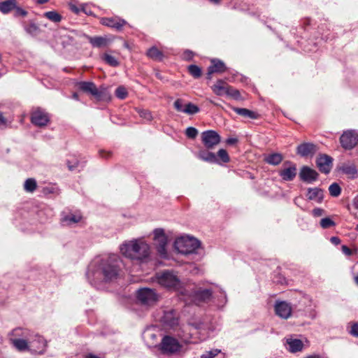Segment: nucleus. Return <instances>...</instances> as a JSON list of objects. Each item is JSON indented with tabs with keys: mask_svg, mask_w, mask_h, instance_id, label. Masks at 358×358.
Returning <instances> with one entry per match:
<instances>
[{
	"mask_svg": "<svg viewBox=\"0 0 358 358\" xmlns=\"http://www.w3.org/2000/svg\"><path fill=\"white\" fill-rule=\"evenodd\" d=\"M120 260L113 255L106 259H95L89 266L87 273L90 280H96L102 278L106 280L115 278L118 275Z\"/></svg>",
	"mask_w": 358,
	"mask_h": 358,
	"instance_id": "nucleus-1",
	"label": "nucleus"
},
{
	"mask_svg": "<svg viewBox=\"0 0 358 358\" xmlns=\"http://www.w3.org/2000/svg\"><path fill=\"white\" fill-rule=\"evenodd\" d=\"M120 250L124 257L139 261H147L152 252L150 245L143 238L125 241Z\"/></svg>",
	"mask_w": 358,
	"mask_h": 358,
	"instance_id": "nucleus-2",
	"label": "nucleus"
},
{
	"mask_svg": "<svg viewBox=\"0 0 358 358\" xmlns=\"http://www.w3.org/2000/svg\"><path fill=\"white\" fill-rule=\"evenodd\" d=\"M200 241L189 236H182L176 239L174 248L178 252L188 255L196 252L200 248Z\"/></svg>",
	"mask_w": 358,
	"mask_h": 358,
	"instance_id": "nucleus-3",
	"label": "nucleus"
},
{
	"mask_svg": "<svg viewBox=\"0 0 358 358\" xmlns=\"http://www.w3.org/2000/svg\"><path fill=\"white\" fill-rule=\"evenodd\" d=\"M157 282L168 289H178L182 287L180 278L172 271H165L157 273Z\"/></svg>",
	"mask_w": 358,
	"mask_h": 358,
	"instance_id": "nucleus-4",
	"label": "nucleus"
},
{
	"mask_svg": "<svg viewBox=\"0 0 358 358\" xmlns=\"http://www.w3.org/2000/svg\"><path fill=\"white\" fill-rule=\"evenodd\" d=\"M80 90L93 96L97 101H106L110 99L107 88L101 86L97 88L92 82H80L78 83Z\"/></svg>",
	"mask_w": 358,
	"mask_h": 358,
	"instance_id": "nucleus-5",
	"label": "nucleus"
},
{
	"mask_svg": "<svg viewBox=\"0 0 358 358\" xmlns=\"http://www.w3.org/2000/svg\"><path fill=\"white\" fill-rule=\"evenodd\" d=\"M152 234V240L157 252L161 257H165L167 254L168 237L164 230L157 228L153 230Z\"/></svg>",
	"mask_w": 358,
	"mask_h": 358,
	"instance_id": "nucleus-6",
	"label": "nucleus"
},
{
	"mask_svg": "<svg viewBox=\"0 0 358 358\" xmlns=\"http://www.w3.org/2000/svg\"><path fill=\"white\" fill-rule=\"evenodd\" d=\"M137 298L141 303L146 306H152L158 301L159 296L154 289L142 288L138 291Z\"/></svg>",
	"mask_w": 358,
	"mask_h": 358,
	"instance_id": "nucleus-7",
	"label": "nucleus"
},
{
	"mask_svg": "<svg viewBox=\"0 0 358 358\" xmlns=\"http://www.w3.org/2000/svg\"><path fill=\"white\" fill-rule=\"evenodd\" d=\"M181 348V345L177 339L166 336L161 342V350L164 354H173L178 352Z\"/></svg>",
	"mask_w": 358,
	"mask_h": 358,
	"instance_id": "nucleus-8",
	"label": "nucleus"
},
{
	"mask_svg": "<svg viewBox=\"0 0 358 358\" xmlns=\"http://www.w3.org/2000/svg\"><path fill=\"white\" fill-rule=\"evenodd\" d=\"M201 141L207 149H213L221 141V137L214 130H208L202 132Z\"/></svg>",
	"mask_w": 358,
	"mask_h": 358,
	"instance_id": "nucleus-9",
	"label": "nucleus"
},
{
	"mask_svg": "<svg viewBox=\"0 0 358 358\" xmlns=\"http://www.w3.org/2000/svg\"><path fill=\"white\" fill-rule=\"evenodd\" d=\"M340 141L345 149H352L358 142V131L350 130L344 132L340 138Z\"/></svg>",
	"mask_w": 358,
	"mask_h": 358,
	"instance_id": "nucleus-10",
	"label": "nucleus"
},
{
	"mask_svg": "<svg viewBox=\"0 0 358 358\" xmlns=\"http://www.w3.org/2000/svg\"><path fill=\"white\" fill-rule=\"evenodd\" d=\"M100 22L104 26L115 29L117 31L121 30L127 23L124 20L120 19L118 17H102L100 20Z\"/></svg>",
	"mask_w": 358,
	"mask_h": 358,
	"instance_id": "nucleus-11",
	"label": "nucleus"
},
{
	"mask_svg": "<svg viewBox=\"0 0 358 358\" xmlns=\"http://www.w3.org/2000/svg\"><path fill=\"white\" fill-rule=\"evenodd\" d=\"M275 311L278 316L283 319L289 318L292 315V308L289 303L285 301L276 302Z\"/></svg>",
	"mask_w": 358,
	"mask_h": 358,
	"instance_id": "nucleus-12",
	"label": "nucleus"
},
{
	"mask_svg": "<svg viewBox=\"0 0 358 358\" xmlns=\"http://www.w3.org/2000/svg\"><path fill=\"white\" fill-rule=\"evenodd\" d=\"M332 158L327 155H320L316 164L320 171L324 173H329L332 167Z\"/></svg>",
	"mask_w": 358,
	"mask_h": 358,
	"instance_id": "nucleus-13",
	"label": "nucleus"
},
{
	"mask_svg": "<svg viewBox=\"0 0 358 358\" xmlns=\"http://www.w3.org/2000/svg\"><path fill=\"white\" fill-rule=\"evenodd\" d=\"M299 177L301 180L308 183H312L317 179L318 173L315 170L305 166L301 169Z\"/></svg>",
	"mask_w": 358,
	"mask_h": 358,
	"instance_id": "nucleus-14",
	"label": "nucleus"
},
{
	"mask_svg": "<svg viewBox=\"0 0 358 358\" xmlns=\"http://www.w3.org/2000/svg\"><path fill=\"white\" fill-rule=\"evenodd\" d=\"M212 290L199 289L192 295V301L195 303L208 301L212 296Z\"/></svg>",
	"mask_w": 358,
	"mask_h": 358,
	"instance_id": "nucleus-15",
	"label": "nucleus"
},
{
	"mask_svg": "<svg viewBox=\"0 0 358 358\" xmlns=\"http://www.w3.org/2000/svg\"><path fill=\"white\" fill-rule=\"evenodd\" d=\"M211 65L208 69L207 78L211 79V76L213 73H222L227 67L224 63L218 59H212Z\"/></svg>",
	"mask_w": 358,
	"mask_h": 358,
	"instance_id": "nucleus-16",
	"label": "nucleus"
},
{
	"mask_svg": "<svg viewBox=\"0 0 358 358\" xmlns=\"http://www.w3.org/2000/svg\"><path fill=\"white\" fill-rule=\"evenodd\" d=\"M162 322L167 327L173 328L178 324V316L176 311L170 310L164 312Z\"/></svg>",
	"mask_w": 358,
	"mask_h": 358,
	"instance_id": "nucleus-17",
	"label": "nucleus"
},
{
	"mask_svg": "<svg viewBox=\"0 0 358 358\" xmlns=\"http://www.w3.org/2000/svg\"><path fill=\"white\" fill-rule=\"evenodd\" d=\"M338 169L347 175L349 178H355L357 174V170L355 164L352 162H346L341 164Z\"/></svg>",
	"mask_w": 358,
	"mask_h": 358,
	"instance_id": "nucleus-18",
	"label": "nucleus"
},
{
	"mask_svg": "<svg viewBox=\"0 0 358 358\" xmlns=\"http://www.w3.org/2000/svg\"><path fill=\"white\" fill-rule=\"evenodd\" d=\"M49 122L48 115L40 110H36L31 115V122L39 127L45 126Z\"/></svg>",
	"mask_w": 358,
	"mask_h": 358,
	"instance_id": "nucleus-19",
	"label": "nucleus"
},
{
	"mask_svg": "<svg viewBox=\"0 0 358 358\" xmlns=\"http://www.w3.org/2000/svg\"><path fill=\"white\" fill-rule=\"evenodd\" d=\"M88 40L90 44L94 48H106L113 41V39L108 36H88Z\"/></svg>",
	"mask_w": 358,
	"mask_h": 358,
	"instance_id": "nucleus-20",
	"label": "nucleus"
},
{
	"mask_svg": "<svg viewBox=\"0 0 358 358\" xmlns=\"http://www.w3.org/2000/svg\"><path fill=\"white\" fill-rule=\"evenodd\" d=\"M297 153L302 157L313 155L317 152V147L313 143H302L297 147Z\"/></svg>",
	"mask_w": 358,
	"mask_h": 358,
	"instance_id": "nucleus-21",
	"label": "nucleus"
},
{
	"mask_svg": "<svg viewBox=\"0 0 358 358\" xmlns=\"http://www.w3.org/2000/svg\"><path fill=\"white\" fill-rule=\"evenodd\" d=\"M296 175V166L293 164L291 166L285 168L280 171V176L284 180L291 181Z\"/></svg>",
	"mask_w": 358,
	"mask_h": 358,
	"instance_id": "nucleus-22",
	"label": "nucleus"
},
{
	"mask_svg": "<svg viewBox=\"0 0 358 358\" xmlns=\"http://www.w3.org/2000/svg\"><path fill=\"white\" fill-rule=\"evenodd\" d=\"M307 197L309 200L321 203L324 197L323 191L317 187L308 188Z\"/></svg>",
	"mask_w": 358,
	"mask_h": 358,
	"instance_id": "nucleus-23",
	"label": "nucleus"
},
{
	"mask_svg": "<svg viewBox=\"0 0 358 358\" xmlns=\"http://www.w3.org/2000/svg\"><path fill=\"white\" fill-rule=\"evenodd\" d=\"M228 85L222 80H218L215 85L211 87L213 92L217 96L226 94Z\"/></svg>",
	"mask_w": 358,
	"mask_h": 358,
	"instance_id": "nucleus-24",
	"label": "nucleus"
},
{
	"mask_svg": "<svg viewBox=\"0 0 358 358\" xmlns=\"http://www.w3.org/2000/svg\"><path fill=\"white\" fill-rule=\"evenodd\" d=\"M46 346V343L44 339L41 336L30 342V348L36 352H41L44 350Z\"/></svg>",
	"mask_w": 358,
	"mask_h": 358,
	"instance_id": "nucleus-25",
	"label": "nucleus"
},
{
	"mask_svg": "<svg viewBox=\"0 0 358 358\" xmlns=\"http://www.w3.org/2000/svg\"><path fill=\"white\" fill-rule=\"evenodd\" d=\"M81 219L82 216L80 214L69 213L62 219V223L65 226H71L79 222Z\"/></svg>",
	"mask_w": 358,
	"mask_h": 358,
	"instance_id": "nucleus-26",
	"label": "nucleus"
},
{
	"mask_svg": "<svg viewBox=\"0 0 358 358\" xmlns=\"http://www.w3.org/2000/svg\"><path fill=\"white\" fill-rule=\"evenodd\" d=\"M287 344L289 346L288 350L291 352H299L302 350L303 348V344L299 339L288 338L287 339Z\"/></svg>",
	"mask_w": 358,
	"mask_h": 358,
	"instance_id": "nucleus-27",
	"label": "nucleus"
},
{
	"mask_svg": "<svg viewBox=\"0 0 358 358\" xmlns=\"http://www.w3.org/2000/svg\"><path fill=\"white\" fill-rule=\"evenodd\" d=\"M198 157L205 162L215 163L217 162L215 155L208 150H200L198 152Z\"/></svg>",
	"mask_w": 358,
	"mask_h": 358,
	"instance_id": "nucleus-28",
	"label": "nucleus"
},
{
	"mask_svg": "<svg viewBox=\"0 0 358 358\" xmlns=\"http://www.w3.org/2000/svg\"><path fill=\"white\" fill-rule=\"evenodd\" d=\"M16 6V0H6L0 2V11L3 13H8Z\"/></svg>",
	"mask_w": 358,
	"mask_h": 358,
	"instance_id": "nucleus-29",
	"label": "nucleus"
},
{
	"mask_svg": "<svg viewBox=\"0 0 358 358\" xmlns=\"http://www.w3.org/2000/svg\"><path fill=\"white\" fill-rule=\"evenodd\" d=\"M233 110L237 114L243 117H249L250 119H257L258 117L257 113L250 110L247 108H233Z\"/></svg>",
	"mask_w": 358,
	"mask_h": 358,
	"instance_id": "nucleus-30",
	"label": "nucleus"
},
{
	"mask_svg": "<svg viewBox=\"0 0 358 358\" xmlns=\"http://www.w3.org/2000/svg\"><path fill=\"white\" fill-rule=\"evenodd\" d=\"M12 344L20 351L28 350L30 348L27 341L24 339H12Z\"/></svg>",
	"mask_w": 358,
	"mask_h": 358,
	"instance_id": "nucleus-31",
	"label": "nucleus"
},
{
	"mask_svg": "<svg viewBox=\"0 0 358 358\" xmlns=\"http://www.w3.org/2000/svg\"><path fill=\"white\" fill-rule=\"evenodd\" d=\"M147 55L155 60H161L163 58V54L156 47H152L147 52Z\"/></svg>",
	"mask_w": 358,
	"mask_h": 358,
	"instance_id": "nucleus-32",
	"label": "nucleus"
},
{
	"mask_svg": "<svg viewBox=\"0 0 358 358\" xmlns=\"http://www.w3.org/2000/svg\"><path fill=\"white\" fill-rule=\"evenodd\" d=\"M282 160V157L280 154L278 153H274L272 155H268L266 158V161L273 165H278L279 164Z\"/></svg>",
	"mask_w": 358,
	"mask_h": 358,
	"instance_id": "nucleus-33",
	"label": "nucleus"
},
{
	"mask_svg": "<svg viewBox=\"0 0 358 358\" xmlns=\"http://www.w3.org/2000/svg\"><path fill=\"white\" fill-rule=\"evenodd\" d=\"M37 187L36 181L34 178H28L24 184V189L26 192H33Z\"/></svg>",
	"mask_w": 358,
	"mask_h": 358,
	"instance_id": "nucleus-34",
	"label": "nucleus"
},
{
	"mask_svg": "<svg viewBox=\"0 0 358 358\" xmlns=\"http://www.w3.org/2000/svg\"><path fill=\"white\" fill-rule=\"evenodd\" d=\"M101 58L103 61H105L106 63H107L111 66H117L119 65V62L117 61V59L115 57L108 53H104L101 56Z\"/></svg>",
	"mask_w": 358,
	"mask_h": 358,
	"instance_id": "nucleus-35",
	"label": "nucleus"
},
{
	"mask_svg": "<svg viewBox=\"0 0 358 358\" xmlns=\"http://www.w3.org/2000/svg\"><path fill=\"white\" fill-rule=\"evenodd\" d=\"M199 111V108L198 106L192 103H188L185 105L183 113L188 115H193L197 113Z\"/></svg>",
	"mask_w": 358,
	"mask_h": 358,
	"instance_id": "nucleus-36",
	"label": "nucleus"
},
{
	"mask_svg": "<svg viewBox=\"0 0 358 358\" xmlns=\"http://www.w3.org/2000/svg\"><path fill=\"white\" fill-rule=\"evenodd\" d=\"M44 15L50 20L54 22H59L61 21V15L55 11H49L44 13Z\"/></svg>",
	"mask_w": 358,
	"mask_h": 358,
	"instance_id": "nucleus-37",
	"label": "nucleus"
},
{
	"mask_svg": "<svg viewBox=\"0 0 358 358\" xmlns=\"http://www.w3.org/2000/svg\"><path fill=\"white\" fill-rule=\"evenodd\" d=\"M329 194L334 197L340 195L341 189L337 183L331 184L329 187Z\"/></svg>",
	"mask_w": 358,
	"mask_h": 358,
	"instance_id": "nucleus-38",
	"label": "nucleus"
},
{
	"mask_svg": "<svg viewBox=\"0 0 358 358\" xmlns=\"http://www.w3.org/2000/svg\"><path fill=\"white\" fill-rule=\"evenodd\" d=\"M188 70L189 73L196 78H199L201 76V70L196 65L189 66Z\"/></svg>",
	"mask_w": 358,
	"mask_h": 358,
	"instance_id": "nucleus-39",
	"label": "nucleus"
},
{
	"mask_svg": "<svg viewBox=\"0 0 358 358\" xmlns=\"http://www.w3.org/2000/svg\"><path fill=\"white\" fill-rule=\"evenodd\" d=\"M128 92L127 89L123 86L118 87L115 90V95L120 99H124L127 96Z\"/></svg>",
	"mask_w": 358,
	"mask_h": 358,
	"instance_id": "nucleus-40",
	"label": "nucleus"
},
{
	"mask_svg": "<svg viewBox=\"0 0 358 358\" xmlns=\"http://www.w3.org/2000/svg\"><path fill=\"white\" fill-rule=\"evenodd\" d=\"M226 94L235 99H239L241 98V94L238 90L228 86Z\"/></svg>",
	"mask_w": 358,
	"mask_h": 358,
	"instance_id": "nucleus-41",
	"label": "nucleus"
},
{
	"mask_svg": "<svg viewBox=\"0 0 358 358\" xmlns=\"http://www.w3.org/2000/svg\"><path fill=\"white\" fill-rule=\"evenodd\" d=\"M335 224V222L329 217H324L320 220V226L323 229H327L331 227H334Z\"/></svg>",
	"mask_w": 358,
	"mask_h": 358,
	"instance_id": "nucleus-42",
	"label": "nucleus"
},
{
	"mask_svg": "<svg viewBox=\"0 0 358 358\" xmlns=\"http://www.w3.org/2000/svg\"><path fill=\"white\" fill-rule=\"evenodd\" d=\"M185 134L187 137L190 138H194L198 134V131L196 128L189 127L187 128L185 131Z\"/></svg>",
	"mask_w": 358,
	"mask_h": 358,
	"instance_id": "nucleus-43",
	"label": "nucleus"
},
{
	"mask_svg": "<svg viewBox=\"0 0 358 358\" xmlns=\"http://www.w3.org/2000/svg\"><path fill=\"white\" fill-rule=\"evenodd\" d=\"M217 156L223 162H228L229 161L228 153L224 149L219 150L217 152Z\"/></svg>",
	"mask_w": 358,
	"mask_h": 358,
	"instance_id": "nucleus-44",
	"label": "nucleus"
},
{
	"mask_svg": "<svg viewBox=\"0 0 358 358\" xmlns=\"http://www.w3.org/2000/svg\"><path fill=\"white\" fill-rule=\"evenodd\" d=\"M174 108L178 112L183 113L185 109V105L183 104V101L180 99H178L173 103Z\"/></svg>",
	"mask_w": 358,
	"mask_h": 358,
	"instance_id": "nucleus-45",
	"label": "nucleus"
},
{
	"mask_svg": "<svg viewBox=\"0 0 358 358\" xmlns=\"http://www.w3.org/2000/svg\"><path fill=\"white\" fill-rule=\"evenodd\" d=\"M220 350H212L208 352H206L201 355V358H213L216 355L220 353Z\"/></svg>",
	"mask_w": 358,
	"mask_h": 358,
	"instance_id": "nucleus-46",
	"label": "nucleus"
},
{
	"mask_svg": "<svg viewBox=\"0 0 358 358\" xmlns=\"http://www.w3.org/2000/svg\"><path fill=\"white\" fill-rule=\"evenodd\" d=\"M139 115L141 117L147 120H151L152 119V115L150 111L142 110L139 111Z\"/></svg>",
	"mask_w": 358,
	"mask_h": 358,
	"instance_id": "nucleus-47",
	"label": "nucleus"
},
{
	"mask_svg": "<svg viewBox=\"0 0 358 358\" xmlns=\"http://www.w3.org/2000/svg\"><path fill=\"white\" fill-rule=\"evenodd\" d=\"M350 333L355 336H358V323L355 324L352 326Z\"/></svg>",
	"mask_w": 358,
	"mask_h": 358,
	"instance_id": "nucleus-48",
	"label": "nucleus"
},
{
	"mask_svg": "<svg viewBox=\"0 0 358 358\" xmlns=\"http://www.w3.org/2000/svg\"><path fill=\"white\" fill-rule=\"evenodd\" d=\"M313 214L315 217L321 216L323 214V210L321 208H315L313 210Z\"/></svg>",
	"mask_w": 358,
	"mask_h": 358,
	"instance_id": "nucleus-49",
	"label": "nucleus"
},
{
	"mask_svg": "<svg viewBox=\"0 0 358 358\" xmlns=\"http://www.w3.org/2000/svg\"><path fill=\"white\" fill-rule=\"evenodd\" d=\"M331 242L334 245H338L341 243V240L339 238L336 236H333L330 239Z\"/></svg>",
	"mask_w": 358,
	"mask_h": 358,
	"instance_id": "nucleus-50",
	"label": "nucleus"
},
{
	"mask_svg": "<svg viewBox=\"0 0 358 358\" xmlns=\"http://www.w3.org/2000/svg\"><path fill=\"white\" fill-rule=\"evenodd\" d=\"M6 124V120L3 117L1 113H0V127L5 126Z\"/></svg>",
	"mask_w": 358,
	"mask_h": 358,
	"instance_id": "nucleus-51",
	"label": "nucleus"
},
{
	"mask_svg": "<svg viewBox=\"0 0 358 358\" xmlns=\"http://www.w3.org/2000/svg\"><path fill=\"white\" fill-rule=\"evenodd\" d=\"M342 250L343 252L346 255H350L351 250L345 245L342 246Z\"/></svg>",
	"mask_w": 358,
	"mask_h": 358,
	"instance_id": "nucleus-52",
	"label": "nucleus"
},
{
	"mask_svg": "<svg viewBox=\"0 0 358 358\" xmlns=\"http://www.w3.org/2000/svg\"><path fill=\"white\" fill-rule=\"evenodd\" d=\"M192 52L188 51V50L185 52V57L186 59H191V58H192Z\"/></svg>",
	"mask_w": 358,
	"mask_h": 358,
	"instance_id": "nucleus-53",
	"label": "nucleus"
},
{
	"mask_svg": "<svg viewBox=\"0 0 358 358\" xmlns=\"http://www.w3.org/2000/svg\"><path fill=\"white\" fill-rule=\"evenodd\" d=\"M236 141H237V140L236 138H229V139H227V143L228 144H234Z\"/></svg>",
	"mask_w": 358,
	"mask_h": 358,
	"instance_id": "nucleus-54",
	"label": "nucleus"
},
{
	"mask_svg": "<svg viewBox=\"0 0 358 358\" xmlns=\"http://www.w3.org/2000/svg\"><path fill=\"white\" fill-rule=\"evenodd\" d=\"M86 358H100L94 355H92V354H89L88 355H87Z\"/></svg>",
	"mask_w": 358,
	"mask_h": 358,
	"instance_id": "nucleus-55",
	"label": "nucleus"
},
{
	"mask_svg": "<svg viewBox=\"0 0 358 358\" xmlns=\"http://www.w3.org/2000/svg\"><path fill=\"white\" fill-rule=\"evenodd\" d=\"M71 10H73L75 13H78L79 10L76 6H71Z\"/></svg>",
	"mask_w": 358,
	"mask_h": 358,
	"instance_id": "nucleus-56",
	"label": "nucleus"
},
{
	"mask_svg": "<svg viewBox=\"0 0 358 358\" xmlns=\"http://www.w3.org/2000/svg\"><path fill=\"white\" fill-rule=\"evenodd\" d=\"M73 98L74 99L78 100V94L77 93H74V94H73Z\"/></svg>",
	"mask_w": 358,
	"mask_h": 358,
	"instance_id": "nucleus-57",
	"label": "nucleus"
},
{
	"mask_svg": "<svg viewBox=\"0 0 358 358\" xmlns=\"http://www.w3.org/2000/svg\"><path fill=\"white\" fill-rule=\"evenodd\" d=\"M48 0H38V3H46Z\"/></svg>",
	"mask_w": 358,
	"mask_h": 358,
	"instance_id": "nucleus-58",
	"label": "nucleus"
},
{
	"mask_svg": "<svg viewBox=\"0 0 358 358\" xmlns=\"http://www.w3.org/2000/svg\"><path fill=\"white\" fill-rule=\"evenodd\" d=\"M212 3H218L220 0H210Z\"/></svg>",
	"mask_w": 358,
	"mask_h": 358,
	"instance_id": "nucleus-59",
	"label": "nucleus"
},
{
	"mask_svg": "<svg viewBox=\"0 0 358 358\" xmlns=\"http://www.w3.org/2000/svg\"><path fill=\"white\" fill-rule=\"evenodd\" d=\"M68 166H69V170H73L76 167L75 166H71L70 164H68Z\"/></svg>",
	"mask_w": 358,
	"mask_h": 358,
	"instance_id": "nucleus-60",
	"label": "nucleus"
},
{
	"mask_svg": "<svg viewBox=\"0 0 358 358\" xmlns=\"http://www.w3.org/2000/svg\"><path fill=\"white\" fill-rule=\"evenodd\" d=\"M355 281L356 284L358 285V275L355 277Z\"/></svg>",
	"mask_w": 358,
	"mask_h": 358,
	"instance_id": "nucleus-61",
	"label": "nucleus"
},
{
	"mask_svg": "<svg viewBox=\"0 0 358 358\" xmlns=\"http://www.w3.org/2000/svg\"><path fill=\"white\" fill-rule=\"evenodd\" d=\"M21 14H22V15H27V12H26V11H24V10H21Z\"/></svg>",
	"mask_w": 358,
	"mask_h": 358,
	"instance_id": "nucleus-62",
	"label": "nucleus"
},
{
	"mask_svg": "<svg viewBox=\"0 0 358 358\" xmlns=\"http://www.w3.org/2000/svg\"><path fill=\"white\" fill-rule=\"evenodd\" d=\"M210 103H212L213 104H214L215 106H219L220 105L213 101H210Z\"/></svg>",
	"mask_w": 358,
	"mask_h": 358,
	"instance_id": "nucleus-63",
	"label": "nucleus"
},
{
	"mask_svg": "<svg viewBox=\"0 0 358 358\" xmlns=\"http://www.w3.org/2000/svg\"><path fill=\"white\" fill-rule=\"evenodd\" d=\"M185 342H187V339L186 338H183Z\"/></svg>",
	"mask_w": 358,
	"mask_h": 358,
	"instance_id": "nucleus-64",
	"label": "nucleus"
}]
</instances>
